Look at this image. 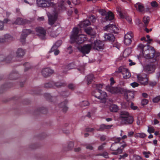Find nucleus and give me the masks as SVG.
Wrapping results in <instances>:
<instances>
[{"label":"nucleus","mask_w":160,"mask_h":160,"mask_svg":"<svg viewBox=\"0 0 160 160\" xmlns=\"http://www.w3.org/2000/svg\"><path fill=\"white\" fill-rule=\"evenodd\" d=\"M79 32L78 28L77 27L73 28L70 36L71 43L75 42L78 44L80 45L87 40V38L85 35L82 34L78 35Z\"/></svg>","instance_id":"1"},{"label":"nucleus","mask_w":160,"mask_h":160,"mask_svg":"<svg viewBox=\"0 0 160 160\" xmlns=\"http://www.w3.org/2000/svg\"><path fill=\"white\" fill-rule=\"evenodd\" d=\"M91 48L101 51L104 48V44L103 42L96 39V32L91 28Z\"/></svg>","instance_id":"2"},{"label":"nucleus","mask_w":160,"mask_h":160,"mask_svg":"<svg viewBox=\"0 0 160 160\" xmlns=\"http://www.w3.org/2000/svg\"><path fill=\"white\" fill-rule=\"evenodd\" d=\"M65 8V7L63 4H59L58 7L55 8L53 11L54 15H50L48 16V23L51 26H52L55 23L58 18V13Z\"/></svg>","instance_id":"3"},{"label":"nucleus","mask_w":160,"mask_h":160,"mask_svg":"<svg viewBox=\"0 0 160 160\" xmlns=\"http://www.w3.org/2000/svg\"><path fill=\"white\" fill-rule=\"evenodd\" d=\"M52 0H37L38 6L42 8L48 7L52 6L54 8L57 7V5L51 2Z\"/></svg>","instance_id":"4"},{"label":"nucleus","mask_w":160,"mask_h":160,"mask_svg":"<svg viewBox=\"0 0 160 160\" xmlns=\"http://www.w3.org/2000/svg\"><path fill=\"white\" fill-rule=\"evenodd\" d=\"M110 21V23L105 27L104 29L112 33H117L118 32L119 29L114 23V18Z\"/></svg>","instance_id":"5"},{"label":"nucleus","mask_w":160,"mask_h":160,"mask_svg":"<svg viewBox=\"0 0 160 160\" xmlns=\"http://www.w3.org/2000/svg\"><path fill=\"white\" fill-rule=\"evenodd\" d=\"M137 76L138 81L141 85L145 86L148 84V78L146 74L144 73L137 74Z\"/></svg>","instance_id":"6"},{"label":"nucleus","mask_w":160,"mask_h":160,"mask_svg":"<svg viewBox=\"0 0 160 160\" xmlns=\"http://www.w3.org/2000/svg\"><path fill=\"white\" fill-rule=\"evenodd\" d=\"M98 12L101 15L105 16V19L107 21L112 20L114 18V15L110 11L107 13L105 10L100 9L98 10Z\"/></svg>","instance_id":"7"},{"label":"nucleus","mask_w":160,"mask_h":160,"mask_svg":"<svg viewBox=\"0 0 160 160\" xmlns=\"http://www.w3.org/2000/svg\"><path fill=\"white\" fill-rule=\"evenodd\" d=\"M138 47L142 50L143 55L146 58H149L152 57H153L154 56V54L155 53V50L153 47L151 49V52L149 50H147L146 52L148 51L149 52L148 53H146V51H144L143 50L145 47V46L144 45L142 44H140L138 46Z\"/></svg>","instance_id":"8"},{"label":"nucleus","mask_w":160,"mask_h":160,"mask_svg":"<svg viewBox=\"0 0 160 160\" xmlns=\"http://www.w3.org/2000/svg\"><path fill=\"white\" fill-rule=\"evenodd\" d=\"M152 62L147 64L144 67V70L147 73H153L156 69V64Z\"/></svg>","instance_id":"9"},{"label":"nucleus","mask_w":160,"mask_h":160,"mask_svg":"<svg viewBox=\"0 0 160 160\" xmlns=\"http://www.w3.org/2000/svg\"><path fill=\"white\" fill-rule=\"evenodd\" d=\"M36 31L37 34L42 40L45 39L46 31L42 27H39L36 28Z\"/></svg>","instance_id":"10"},{"label":"nucleus","mask_w":160,"mask_h":160,"mask_svg":"<svg viewBox=\"0 0 160 160\" xmlns=\"http://www.w3.org/2000/svg\"><path fill=\"white\" fill-rule=\"evenodd\" d=\"M133 36V34L131 31L128 32L124 36V44L127 46L129 45L132 42V38Z\"/></svg>","instance_id":"11"},{"label":"nucleus","mask_w":160,"mask_h":160,"mask_svg":"<svg viewBox=\"0 0 160 160\" xmlns=\"http://www.w3.org/2000/svg\"><path fill=\"white\" fill-rule=\"evenodd\" d=\"M13 56V52H12L6 57L3 55H0V61L5 62L6 63H10L12 62Z\"/></svg>","instance_id":"12"},{"label":"nucleus","mask_w":160,"mask_h":160,"mask_svg":"<svg viewBox=\"0 0 160 160\" xmlns=\"http://www.w3.org/2000/svg\"><path fill=\"white\" fill-rule=\"evenodd\" d=\"M77 49L83 54L85 55L86 54H88L90 51V44L85 45L83 47H78Z\"/></svg>","instance_id":"13"},{"label":"nucleus","mask_w":160,"mask_h":160,"mask_svg":"<svg viewBox=\"0 0 160 160\" xmlns=\"http://www.w3.org/2000/svg\"><path fill=\"white\" fill-rule=\"evenodd\" d=\"M125 98L127 101H129L133 99L134 98V93L126 89H124L123 92Z\"/></svg>","instance_id":"14"},{"label":"nucleus","mask_w":160,"mask_h":160,"mask_svg":"<svg viewBox=\"0 0 160 160\" xmlns=\"http://www.w3.org/2000/svg\"><path fill=\"white\" fill-rule=\"evenodd\" d=\"M31 31L29 29H24L22 32L20 40L21 42H24L27 36L31 33Z\"/></svg>","instance_id":"15"},{"label":"nucleus","mask_w":160,"mask_h":160,"mask_svg":"<svg viewBox=\"0 0 160 160\" xmlns=\"http://www.w3.org/2000/svg\"><path fill=\"white\" fill-rule=\"evenodd\" d=\"M53 72V71L49 68H46L43 69L41 73L44 77L50 76Z\"/></svg>","instance_id":"16"},{"label":"nucleus","mask_w":160,"mask_h":160,"mask_svg":"<svg viewBox=\"0 0 160 160\" xmlns=\"http://www.w3.org/2000/svg\"><path fill=\"white\" fill-rule=\"evenodd\" d=\"M123 144L121 145L120 147H118L117 149H115L114 152L112 153V154L115 155H117L118 154L121 153L123 151V148L127 146L126 142L124 141H122Z\"/></svg>","instance_id":"17"},{"label":"nucleus","mask_w":160,"mask_h":160,"mask_svg":"<svg viewBox=\"0 0 160 160\" xmlns=\"http://www.w3.org/2000/svg\"><path fill=\"white\" fill-rule=\"evenodd\" d=\"M121 141V138L118 137L115 138L114 139V143H112L110 149L111 150H115V149H116L117 148H114L113 147L117 145H118L119 144L120 145V146L122 145L123 144V142H122V140L121 142H120Z\"/></svg>","instance_id":"18"},{"label":"nucleus","mask_w":160,"mask_h":160,"mask_svg":"<svg viewBox=\"0 0 160 160\" xmlns=\"http://www.w3.org/2000/svg\"><path fill=\"white\" fill-rule=\"evenodd\" d=\"M13 40V38L10 35L6 34L5 35L4 38H0V43L6 42H9Z\"/></svg>","instance_id":"19"},{"label":"nucleus","mask_w":160,"mask_h":160,"mask_svg":"<svg viewBox=\"0 0 160 160\" xmlns=\"http://www.w3.org/2000/svg\"><path fill=\"white\" fill-rule=\"evenodd\" d=\"M104 37L105 40H108L112 43L114 42L115 38L112 34L109 33H105Z\"/></svg>","instance_id":"20"},{"label":"nucleus","mask_w":160,"mask_h":160,"mask_svg":"<svg viewBox=\"0 0 160 160\" xmlns=\"http://www.w3.org/2000/svg\"><path fill=\"white\" fill-rule=\"evenodd\" d=\"M134 7L136 10L142 13H144V6L143 4L139 2H137L134 5Z\"/></svg>","instance_id":"21"},{"label":"nucleus","mask_w":160,"mask_h":160,"mask_svg":"<svg viewBox=\"0 0 160 160\" xmlns=\"http://www.w3.org/2000/svg\"><path fill=\"white\" fill-rule=\"evenodd\" d=\"M124 89L118 87H113L111 93L114 94H121L123 92Z\"/></svg>","instance_id":"22"},{"label":"nucleus","mask_w":160,"mask_h":160,"mask_svg":"<svg viewBox=\"0 0 160 160\" xmlns=\"http://www.w3.org/2000/svg\"><path fill=\"white\" fill-rule=\"evenodd\" d=\"M28 21L26 19H23L22 18H17L14 23L16 24L23 25L27 23Z\"/></svg>","instance_id":"23"},{"label":"nucleus","mask_w":160,"mask_h":160,"mask_svg":"<svg viewBox=\"0 0 160 160\" xmlns=\"http://www.w3.org/2000/svg\"><path fill=\"white\" fill-rule=\"evenodd\" d=\"M68 102V101L66 100L58 105L59 107L62 108V110L64 112H66L68 109V107L66 106Z\"/></svg>","instance_id":"24"},{"label":"nucleus","mask_w":160,"mask_h":160,"mask_svg":"<svg viewBox=\"0 0 160 160\" xmlns=\"http://www.w3.org/2000/svg\"><path fill=\"white\" fill-rule=\"evenodd\" d=\"M130 115L128 112L126 111H121L120 113V118L122 121V122H123L124 120Z\"/></svg>","instance_id":"25"},{"label":"nucleus","mask_w":160,"mask_h":160,"mask_svg":"<svg viewBox=\"0 0 160 160\" xmlns=\"http://www.w3.org/2000/svg\"><path fill=\"white\" fill-rule=\"evenodd\" d=\"M67 83L65 82H62L59 81L58 82H54L53 88L55 87L57 88H59L61 87H64L66 86Z\"/></svg>","instance_id":"26"},{"label":"nucleus","mask_w":160,"mask_h":160,"mask_svg":"<svg viewBox=\"0 0 160 160\" xmlns=\"http://www.w3.org/2000/svg\"><path fill=\"white\" fill-rule=\"evenodd\" d=\"M25 54V51L21 48H19L16 52V57L21 58L23 57Z\"/></svg>","instance_id":"27"},{"label":"nucleus","mask_w":160,"mask_h":160,"mask_svg":"<svg viewBox=\"0 0 160 160\" xmlns=\"http://www.w3.org/2000/svg\"><path fill=\"white\" fill-rule=\"evenodd\" d=\"M134 121L132 117L129 115L127 118H126L122 122L123 123L126 125L132 124Z\"/></svg>","instance_id":"28"},{"label":"nucleus","mask_w":160,"mask_h":160,"mask_svg":"<svg viewBox=\"0 0 160 160\" xmlns=\"http://www.w3.org/2000/svg\"><path fill=\"white\" fill-rule=\"evenodd\" d=\"M19 76V75L17 71H13L10 74L9 78L11 80H15L18 78Z\"/></svg>","instance_id":"29"},{"label":"nucleus","mask_w":160,"mask_h":160,"mask_svg":"<svg viewBox=\"0 0 160 160\" xmlns=\"http://www.w3.org/2000/svg\"><path fill=\"white\" fill-rule=\"evenodd\" d=\"M116 10L121 18H125V11L122 8L118 7L117 8Z\"/></svg>","instance_id":"30"},{"label":"nucleus","mask_w":160,"mask_h":160,"mask_svg":"<svg viewBox=\"0 0 160 160\" xmlns=\"http://www.w3.org/2000/svg\"><path fill=\"white\" fill-rule=\"evenodd\" d=\"M100 97H99V99L102 100V102L105 103L106 101V98L107 97V95L106 93L104 91H102L101 90L100 92Z\"/></svg>","instance_id":"31"},{"label":"nucleus","mask_w":160,"mask_h":160,"mask_svg":"<svg viewBox=\"0 0 160 160\" xmlns=\"http://www.w3.org/2000/svg\"><path fill=\"white\" fill-rule=\"evenodd\" d=\"M90 23V22L88 20L86 19L83 21L81 22L78 24V26L80 28H84L88 26Z\"/></svg>","instance_id":"32"},{"label":"nucleus","mask_w":160,"mask_h":160,"mask_svg":"<svg viewBox=\"0 0 160 160\" xmlns=\"http://www.w3.org/2000/svg\"><path fill=\"white\" fill-rule=\"evenodd\" d=\"M112 125H106L105 124H101L98 131H103L105 129H109L112 127Z\"/></svg>","instance_id":"33"},{"label":"nucleus","mask_w":160,"mask_h":160,"mask_svg":"<svg viewBox=\"0 0 160 160\" xmlns=\"http://www.w3.org/2000/svg\"><path fill=\"white\" fill-rule=\"evenodd\" d=\"M122 73L123 75V78L124 79L129 78L131 76V74L129 72V70L128 69L126 68L124 71V72Z\"/></svg>","instance_id":"34"},{"label":"nucleus","mask_w":160,"mask_h":160,"mask_svg":"<svg viewBox=\"0 0 160 160\" xmlns=\"http://www.w3.org/2000/svg\"><path fill=\"white\" fill-rule=\"evenodd\" d=\"M36 111L39 114L40 113L46 114L48 110L46 108L42 107L38 108Z\"/></svg>","instance_id":"35"},{"label":"nucleus","mask_w":160,"mask_h":160,"mask_svg":"<svg viewBox=\"0 0 160 160\" xmlns=\"http://www.w3.org/2000/svg\"><path fill=\"white\" fill-rule=\"evenodd\" d=\"M62 41L61 40L57 41L52 48V50H53L54 48L55 49H57L62 44Z\"/></svg>","instance_id":"36"},{"label":"nucleus","mask_w":160,"mask_h":160,"mask_svg":"<svg viewBox=\"0 0 160 160\" xmlns=\"http://www.w3.org/2000/svg\"><path fill=\"white\" fill-rule=\"evenodd\" d=\"M101 90L98 89H95L93 93V96L96 98L99 99V97H100V95L101 93H100Z\"/></svg>","instance_id":"37"},{"label":"nucleus","mask_w":160,"mask_h":160,"mask_svg":"<svg viewBox=\"0 0 160 160\" xmlns=\"http://www.w3.org/2000/svg\"><path fill=\"white\" fill-rule=\"evenodd\" d=\"M150 21L149 18L148 16H144L143 19V22L144 24L143 27H147Z\"/></svg>","instance_id":"38"},{"label":"nucleus","mask_w":160,"mask_h":160,"mask_svg":"<svg viewBox=\"0 0 160 160\" xmlns=\"http://www.w3.org/2000/svg\"><path fill=\"white\" fill-rule=\"evenodd\" d=\"M110 110L111 112H116L118 111V108L117 105L112 104L110 107Z\"/></svg>","instance_id":"39"},{"label":"nucleus","mask_w":160,"mask_h":160,"mask_svg":"<svg viewBox=\"0 0 160 160\" xmlns=\"http://www.w3.org/2000/svg\"><path fill=\"white\" fill-rule=\"evenodd\" d=\"M77 66L75 64V62H73L69 64L66 67V68L68 70H70L74 68Z\"/></svg>","instance_id":"40"},{"label":"nucleus","mask_w":160,"mask_h":160,"mask_svg":"<svg viewBox=\"0 0 160 160\" xmlns=\"http://www.w3.org/2000/svg\"><path fill=\"white\" fill-rule=\"evenodd\" d=\"M54 82L50 81L46 83L44 85V87L46 88H53Z\"/></svg>","instance_id":"41"},{"label":"nucleus","mask_w":160,"mask_h":160,"mask_svg":"<svg viewBox=\"0 0 160 160\" xmlns=\"http://www.w3.org/2000/svg\"><path fill=\"white\" fill-rule=\"evenodd\" d=\"M146 136L145 134L144 133H136L134 135V137L135 138H144Z\"/></svg>","instance_id":"42"},{"label":"nucleus","mask_w":160,"mask_h":160,"mask_svg":"<svg viewBox=\"0 0 160 160\" xmlns=\"http://www.w3.org/2000/svg\"><path fill=\"white\" fill-rule=\"evenodd\" d=\"M89 102L87 101H83L80 103V105L81 107L84 108V107L88 106L89 105Z\"/></svg>","instance_id":"43"},{"label":"nucleus","mask_w":160,"mask_h":160,"mask_svg":"<svg viewBox=\"0 0 160 160\" xmlns=\"http://www.w3.org/2000/svg\"><path fill=\"white\" fill-rule=\"evenodd\" d=\"M44 97L47 100L50 101H52L51 99L52 98H53L49 93H45L44 94Z\"/></svg>","instance_id":"44"},{"label":"nucleus","mask_w":160,"mask_h":160,"mask_svg":"<svg viewBox=\"0 0 160 160\" xmlns=\"http://www.w3.org/2000/svg\"><path fill=\"white\" fill-rule=\"evenodd\" d=\"M155 53L154 54V56L153 57H151L148 59H150L151 58H153L155 57L154 58V61H157L159 57L160 56V52H157L156 53H155Z\"/></svg>","instance_id":"45"},{"label":"nucleus","mask_w":160,"mask_h":160,"mask_svg":"<svg viewBox=\"0 0 160 160\" xmlns=\"http://www.w3.org/2000/svg\"><path fill=\"white\" fill-rule=\"evenodd\" d=\"M24 65L25 66V68L24 69V71H26L29 68H31V66L30 63L28 62H26L24 63Z\"/></svg>","instance_id":"46"},{"label":"nucleus","mask_w":160,"mask_h":160,"mask_svg":"<svg viewBox=\"0 0 160 160\" xmlns=\"http://www.w3.org/2000/svg\"><path fill=\"white\" fill-rule=\"evenodd\" d=\"M68 88L71 90H74L76 88V85L72 83H70L68 86Z\"/></svg>","instance_id":"47"},{"label":"nucleus","mask_w":160,"mask_h":160,"mask_svg":"<svg viewBox=\"0 0 160 160\" xmlns=\"http://www.w3.org/2000/svg\"><path fill=\"white\" fill-rule=\"evenodd\" d=\"M155 131L154 128L151 126H148V131L149 133L154 132Z\"/></svg>","instance_id":"48"},{"label":"nucleus","mask_w":160,"mask_h":160,"mask_svg":"<svg viewBox=\"0 0 160 160\" xmlns=\"http://www.w3.org/2000/svg\"><path fill=\"white\" fill-rule=\"evenodd\" d=\"M126 68L121 66L120 67L118 68V71H115V72L120 73V72H123L126 69Z\"/></svg>","instance_id":"49"},{"label":"nucleus","mask_w":160,"mask_h":160,"mask_svg":"<svg viewBox=\"0 0 160 160\" xmlns=\"http://www.w3.org/2000/svg\"><path fill=\"white\" fill-rule=\"evenodd\" d=\"M54 49H55V50H52V48H51V49L49 51V52L50 53V52H54V54L56 56V55H58L60 52L57 49H55V48H54Z\"/></svg>","instance_id":"50"},{"label":"nucleus","mask_w":160,"mask_h":160,"mask_svg":"<svg viewBox=\"0 0 160 160\" xmlns=\"http://www.w3.org/2000/svg\"><path fill=\"white\" fill-rule=\"evenodd\" d=\"M74 143L72 142H69L68 146V150H70L72 149L74 147Z\"/></svg>","instance_id":"51"},{"label":"nucleus","mask_w":160,"mask_h":160,"mask_svg":"<svg viewBox=\"0 0 160 160\" xmlns=\"http://www.w3.org/2000/svg\"><path fill=\"white\" fill-rule=\"evenodd\" d=\"M106 142L102 143L101 145L99 146L98 148V150L99 151H102L104 150V146L106 145Z\"/></svg>","instance_id":"52"},{"label":"nucleus","mask_w":160,"mask_h":160,"mask_svg":"<svg viewBox=\"0 0 160 160\" xmlns=\"http://www.w3.org/2000/svg\"><path fill=\"white\" fill-rule=\"evenodd\" d=\"M69 95V93L67 91H63L61 93V95L64 97H68Z\"/></svg>","instance_id":"53"},{"label":"nucleus","mask_w":160,"mask_h":160,"mask_svg":"<svg viewBox=\"0 0 160 160\" xmlns=\"http://www.w3.org/2000/svg\"><path fill=\"white\" fill-rule=\"evenodd\" d=\"M128 156V154L127 153H124L122 155H120L118 158V159L120 160L121 159H124L126 157Z\"/></svg>","instance_id":"54"},{"label":"nucleus","mask_w":160,"mask_h":160,"mask_svg":"<svg viewBox=\"0 0 160 160\" xmlns=\"http://www.w3.org/2000/svg\"><path fill=\"white\" fill-rule=\"evenodd\" d=\"M148 102V101L146 99H142L141 101V105L143 106H144L145 105L147 104Z\"/></svg>","instance_id":"55"},{"label":"nucleus","mask_w":160,"mask_h":160,"mask_svg":"<svg viewBox=\"0 0 160 160\" xmlns=\"http://www.w3.org/2000/svg\"><path fill=\"white\" fill-rule=\"evenodd\" d=\"M136 24L138 25L139 27H142L143 26V23L141 22L140 20L139 19H137L135 20Z\"/></svg>","instance_id":"56"},{"label":"nucleus","mask_w":160,"mask_h":160,"mask_svg":"<svg viewBox=\"0 0 160 160\" xmlns=\"http://www.w3.org/2000/svg\"><path fill=\"white\" fill-rule=\"evenodd\" d=\"M141 159V157L136 155H134L132 159L130 160H140Z\"/></svg>","instance_id":"57"},{"label":"nucleus","mask_w":160,"mask_h":160,"mask_svg":"<svg viewBox=\"0 0 160 160\" xmlns=\"http://www.w3.org/2000/svg\"><path fill=\"white\" fill-rule=\"evenodd\" d=\"M151 5L152 8H157L158 5L156 1H153L151 2Z\"/></svg>","instance_id":"58"},{"label":"nucleus","mask_w":160,"mask_h":160,"mask_svg":"<svg viewBox=\"0 0 160 160\" xmlns=\"http://www.w3.org/2000/svg\"><path fill=\"white\" fill-rule=\"evenodd\" d=\"M160 100V95L152 99V101L154 102H158Z\"/></svg>","instance_id":"59"},{"label":"nucleus","mask_w":160,"mask_h":160,"mask_svg":"<svg viewBox=\"0 0 160 160\" xmlns=\"http://www.w3.org/2000/svg\"><path fill=\"white\" fill-rule=\"evenodd\" d=\"M99 155L103 156L105 158H107L108 157V153L106 152H104L102 153L98 154Z\"/></svg>","instance_id":"60"},{"label":"nucleus","mask_w":160,"mask_h":160,"mask_svg":"<svg viewBox=\"0 0 160 160\" xmlns=\"http://www.w3.org/2000/svg\"><path fill=\"white\" fill-rule=\"evenodd\" d=\"M96 20V17L93 15H91V22L94 23Z\"/></svg>","instance_id":"61"},{"label":"nucleus","mask_w":160,"mask_h":160,"mask_svg":"<svg viewBox=\"0 0 160 160\" xmlns=\"http://www.w3.org/2000/svg\"><path fill=\"white\" fill-rule=\"evenodd\" d=\"M85 79L86 80L87 84L88 85L90 84V75H89L86 77Z\"/></svg>","instance_id":"62"},{"label":"nucleus","mask_w":160,"mask_h":160,"mask_svg":"<svg viewBox=\"0 0 160 160\" xmlns=\"http://www.w3.org/2000/svg\"><path fill=\"white\" fill-rule=\"evenodd\" d=\"M78 70L81 73H82L85 70V67L83 66H82L80 68H78Z\"/></svg>","instance_id":"63"},{"label":"nucleus","mask_w":160,"mask_h":160,"mask_svg":"<svg viewBox=\"0 0 160 160\" xmlns=\"http://www.w3.org/2000/svg\"><path fill=\"white\" fill-rule=\"evenodd\" d=\"M113 88V87H111L110 86H107L106 87V90L111 93V91L112 90V88Z\"/></svg>","instance_id":"64"}]
</instances>
